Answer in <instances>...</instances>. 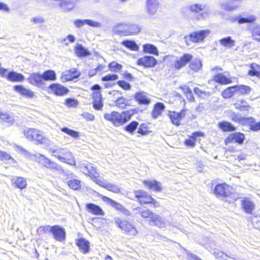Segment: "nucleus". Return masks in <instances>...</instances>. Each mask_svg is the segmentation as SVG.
Returning a JSON list of instances; mask_svg holds the SVG:
<instances>
[{"mask_svg":"<svg viewBox=\"0 0 260 260\" xmlns=\"http://www.w3.org/2000/svg\"><path fill=\"white\" fill-rule=\"evenodd\" d=\"M27 80L29 84L37 87H40L43 85L42 74L38 73L30 74Z\"/></svg>","mask_w":260,"mask_h":260,"instance_id":"f3484780","label":"nucleus"},{"mask_svg":"<svg viewBox=\"0 0 260 260\" xmlns=\"http://www.w3.org/2000/svg\"><path fill=\"white\" fill-rule=\"evenodd\" d=\"M79 76V73L76 69L67 70L62 73L60 79L61 82H65L68 81H71L74 78H76Z\"/></svg>","mask_w":260,"mask_h":260,"instance_id":"4be33fe9","label":"nucleus"},{"mask_svg":"<svg viewBox=\"0 0 260 260\" xmlns=\"http://www.w3.org/2000/svg\"><path fill=\"white\" fill-rule=\"evenodd\" d=\"M157 63V60L151 56H145L137 60V64L144 68H149L154 67Z\"/></svg>","mask_w":260,"mask_h":260,"instance_id":"9d476101","label":"nucleus"},{"mask_svg":"<svg viewBox=\"0 0 260 260\" xmlns=\"http://www.w3.org/2000/svg\"><path fill=\"white\" fill-rule=\"evenodd\" d=\"M210 34V30L209 29H203L199 31H195L190 33L189 35L186 36L184 40L187 45H189V42L193 43L203 42L205 38L208 36Z\"/></svg>","mask_w":260,"mask_h":260,"instance_id":"423d86ee","label":"nucleus"},{"mask_svg":"<svg viewBox=\"0 0 260 260\" xmlns=\"http://www.w3.org/2000/svg\"><path fill=\"white\" fill-rule=\"evenodd\" d=\"M30 22L35 24H40L44 22V19L42 16H37L33 17L30 20Z\"/></svg>","mask_w":260,"mask_h":260,"instance_id":"774afa93","label":"nucleus"},{"mask_svg":"<svg viewBox=\"0 0 260 260\" xmlns=\"http://www.w3.org/2000/svg\"><path fill=\"white\" fill-rule=\"evenodd\" d=\"M186 111V109H183L180 112L169 111L168 115L174 125L179 126L181 124V120L185 117Z\"/></svg>","mask_w":260,"mask_h":260,"instance_id":"1a4fd4ad","label":"nucleus"},{"mask_svg":"<svg viewBox=\"0 0 260 260\" xmlns=\"http://www.w3.org/2000/svg\"><path fill=\"white\" fill-rule=\"evenodd\" d=\"M50 92L57 96H62L68 92V89L59 84H52L49 86Z\"/></svg>","mask_w":260,"mask_h":260,"instance_id":"a211bd4d","label":"nucleus"},{"mask_svg":"<svg viewBox=\"0 0 260 260\" xmlns=\"http://www.w3.org/2000/svg\"><path fill=\"white\" fill-rule=\"evenodd\" d=\"M219 42L224 47L232 48L235 45V41L233 40L230 37L222 38Z\"/></svg>","mask_w":260,"mask_h":260,"instance_id":"a19ab883","label":"nucleus"},{"mask_svg":"<svg viewBox=\"0 0 260 260\" xmlns=\"http://www.w3.org/2000/svg\"><path fill=\"white\" fill-rule=\"evenodd\" d=\"M214 80L222 84H227L232 82L230 78L226 77L222 74H218L215 76Z\"/></svg>","mask_w":260,"mask_h":260,"instance_id":"58836bf2","label":"nucleus"},{"mask_svg":"<svg viewBox=\"0 0 260 260\" xmlns=\"http://www.w3.org/2000/svg\"><path fill=\"white\" fill-rule=\"evenodd\" d=\"M165 106L164 104L161 103H156L154 106L152 112V116L154 118H157L161 114V113L164 110Z\"/></svg>","mask_w":260,"mask_h":260,"instance_id":"72a5a7b5","label":"nucleus"},{"mask_svg":"<svg viewBox=\"0 0 260 260\" xmlns=\"http://www.w3.org/2000/svg\"><path fill=\"white\" fill-rule=\"evenodd\" d=\"M95 183L106 188L108 190L114 193H118L120 191V188L116 184L109 183L105 180H101L100 179H95Z\"/></svg>","mask_w":260,"mask_h":260,"instance_id":"dca6fc26","label":"nucleus"},{"mask_svg":"<svg viewBox=\"0 0 260 260\" xmlns=\"http://www.w3.org/2000/svg\"><path fill=\"white\" fill-rule=\"evenodd\" d=\"M121 44L133 51H137L139 49L138 46L133 41H123L121 42Z\"/></svg>","mask_w":260,"mask_h":260,"instance_id":"49530a36","label":"nucleus"},{"mask_svg":"<svg viewBox=\"0 0 260 260\" xmlns=\"http://www.w3.org/2000/svg\"><path fill=\"white\" fill-rule=\"evenodd\" d=\"M138 126V123L137 121H133L128 125L125 126V130L130 133H133Z\"/></svg>","mask_w":260,"mask_h":260,"instance_id":"bf43d9fd","label":"nucleus"},{"mask_svg":"<svg viewBox=\"0 0 260 260\" xmlns=\"http://www.w3.org/2000/svg\"><path fill=\"white\" fill-rule=\"evenodd\" d=\"M48 169L60 172H63L64 171L63 168L59 165L54 161H51Z\"/></svg>","mask_w":260,"mask_h":260,"instance_id":"0e129e2a","label":"nucleus"},{"mask_svg":"<svg viewBox=\"0 0 260 260\" xmlns=\"http://www.w3.org/2000/svg\"><path fill=\"white\" fill-rule=\"evenodd\" d=\"M135 98L140 104L148 105L150 103L147 94L143 91L137 92L135 96Z\"/></svg>","mask_w":260,"mask_h":260,"instance_id":"c85d7f7f","label":"nucleus"},{"mask_svg":"<svg viewBox=\"0 0 260 260\" xmlns=\"http://www.w3.org/2000/svg\"><path fill=\"white\" fill-rule=\"evenodd\" d=\"M123 233L127 235L129 237L135 236L137 234L136 229H121Z\"/></svg>","mask_w":260,"mask_h":260,"instance_id":"338daca9","label":"nucleus"},{"mask_svg":"<svg viewBox=\"0 0 260 260\" xmlns=\"http://www.w3.org/2000/svg\"><path fill=\"white\" fill-rule=\"evenodd\" d=\"M75 244L78 246L81 252L86 254L89 252L90 243L85 238H79L75 241Z\"/></svg>","mask_w":260,"mask_h":260,"instance_id":"6ab92c4d","label":"nucleus"},{"mask_svg":"<svg viewBox=\"0 0 260 260\" xmlns=\"http://www.w3.org/2000/svg\"><path fill=\"white\" fill-rule=\"evenodd\" d=\"M202 64L201 61L199 59H194L189 64V68L190 70L197 72L202 68Z\"/></svg>","mask_w":260,"mask_h":260,"instance_id":"37998d69","label":"nucleus"},{"mask_svg":"<svg viewBox=\"0 0 260 260\" xmlns=\"http://www.w3.org/2000/svg\"><path fill=\"white\" fill-rule=\"evenodd\" d=\"M143 47L144 52L158 55V50L154 45L150 44H146L143 45Z\"/></svg>","mask_w":260,"mask_h":260,"instance_id":"4c0bfd02","label":"nucleus"},{"mask_svg":"<svg viewBox=\"0 0 260 260\" xmlns=\"http://www.w3.org/2000/svg\"><path fill=\"white\" fill-rule=\"evenodd\" d=\"M39 156H40L39 157V163L41 165H42L44 167H46V168L48 169L52 161H51V160L50 159L46 157L44 155L40 154Z\"/></svg>","mask_w":260,"mask_h":260,"instance_id":"3c124183","label":"nucleus"},{"mask_svg":"<svg viewBox=\"0 0 260 260\" xmlns=\"http://www.w3.org/2000/svg\"><path fill=\"white\" fill-rule=\"evenodd\" d=\"M5 77H6L7 80L12 82H22L24 79L23 75L13 71L9 72L8 74L6 73Z\"/></svg>","mask_w":260,"mask_h":260,"instance_id":"c756f323","label":"nucleus"},{"mask_svg":"<svg viewBox=\"0 0 260 260\" xmlns=\"http://www.w3.org/2000/svg\"><path fill=\"white\" fill-rule=\"evenodd\" d=\"M165 58L169 62V66L179 70L185 66L191 60L192 56L190 54L186 53L180 57L168 55L166 56Z\"/></svg>","mask_w":260,"mask_h":260,"instance_id":"20e7f679","label":"nucleus"},{"mask_svg":"<svg viewBox=\"0 0 260 260\" xmlns=\"http://www.w3.org/2000/svg\"><path fill=\"white\" fill-rule=\"evenodd\" d=\"M0 160L3 161L11 160L13 163H16V161L11 156L6 152L0 150Z\"/></svg>","mask_w":260,"mask_h":260,"instance_id":"5fc2aeb1","label":"nucleus"},{"mask_svg":"<svg viewBox=\"0 0 260 260\" xmlns=\"http://www.w3.org/2000/svg\"><path fill=\"white\" fill-rule=\"evenodd\" d=\"M49 152L59 161L76 166L75 158L71 152L64 148L51 149Z\"/></svg>","mask_w":260,"mask_h":260,"instance_id":"7ed1b4c3","label":"nucleus"},{"mask_svg":"<svg viewBox=\"0 0 260 260\" xmlns=\"http://www.w3.org/2000/svg\"><path fill=\"white\" fill-rule=\"evenodd\" d=\"M68 186L72 189L77 190L81 187V181L76 179H73L67 182Z\"/></svg>","mask_w":260,"mask_h":260,"instance_id":"de8ad7c7","label":"nucleus"},{"mask_svg":"<svg viewBox=\"0 0 260 260\" xmlns=\"http://www.w3.org/2000/svg\"><path fill=\"white\" fill-rule=\"evenodd\" d=\"M235 107L241 111H248L250 108L248 104L244 100H238L234 104Z\"/></svg>","mask_w":260,"mask_h":260,"instance_id":"f704fd0d","label":"nucleus"},{"mask_svg":"<svg viewBox=\"0 0 260 260\" xmlns=\"http://www.w3.org/2000/svg\"><path fill=\"white\" fill-rule=\"evenodd\" d=\"M251 70L248 72V74L251 76H256L258 77L260 75V66L256 63H252L250 65Z\"/></svg>","mask_w":260,"mask_h":260,"instance_id":"79ce46f5","label":"nucleus"},{"mask_svg":"<svg viewBox=\"0 0 260 260\" xmlns=\"http://www.w3.org/2000/svg\"><path fill=\"white\" fill-rule=\"evenodd\" d=\"M1 119L9 124H12L14 122V118L7 113H3L1 116Z\"/></svg>","mask_w":260,"mask_h":260,"instance_id":"052dcab7","label":"nucleus"},{"mask_svg":"<svg viewBox=\"0 0 260 260\" xmlns=\"http://www.w3.org/2000/svg\"><path fill=\"white\" fill-rule=\"evenodd\" d=\"M232 119L233 121L238 122L240 124L246 125L247 121V118L242 117L240 115L234 114L232 116Z\"/></svg>","mask_w":260,"mask_h":260,"instance_id":"4d7b16f0","label":"nucleus"},{"mask_svg":"<svg viewBox=\"0 0 260 260\" xmlns=\"http://www.w3.org/2000/svg\"><path fill=\"white\" fill-rule=\"evenodd\" d=\"M194 92L196 94L203 99H205L206 98L210 96V93L209 92L202 91L198 87H196L194 88Z\"/></svg>","mask_w":260,"mask_h":260,"instance_id":"680f3d73","label":"nucleus"},{"mask_svg":"<svg viewBox=\"0 0 260 260\" xmlns=\"http://www.w3.org/2000/svg\"><path fill=\"white\" fill-rule=\"evenodd\" d=\"M115 103L117 107L121 109H124L128 105L127 101L122 96L118 98L115 101Z\"/></svg>","mask_w":260,"mask_h":260,"instance_id":"8fccbe9b","label":"nucleus"},{"mask_svg":"<svg viewBox=\"0 0 260 260\" xmlns=\"http://www.w3.org/2000/svg\"><path fill=\"white\" fill-rule=\"evenodd\" d=\"M141 208L139 209V212L142 216L144 218H150L151 221L154 222V225L156 226H161L165 224L164 220L159 215H156L149 210H141Z\"/></svg>","mask_w":260,"mask_h":260,"instance_id":"6e6552de","label":"nucleus"},{"mask_svg":"<svg viewBox=\"0 0 260 260\" xmlns=\"http://www.w3.org/2000/svg\"><path fill=\"white\" fill-rule=\"evenodd\" d=\"M61 132L66 133L73 138H77L79 137L78 132L72 130L67 127H62L61 128Z\"/></svg>","mask_w":260,"mask_h":260,"instance_id":"603ef678","label":"nucleus"},{"mask_svg":"<svg viewBox=\"0 0 260 260\" xmlns=\"http://www.w3.org/2000/svg\"><path fill=\"white\" fill-rule=\"evenodd\" d=\"M245 137L244 135L240 133H235L231 134L225 140V143L235 142L239 144H242Z\"/></svg>","mask_w":260,"mask_h":260,"instance_id":"393cba45","label":"nucleus"},{"mask_svg":"<svg viewBox=\"0 0 260 260\" xmlns=\"http://www.w3.org/2000/svg\"><path fill=\"white\" fill-rule=\"evenodd\" d=\"M92 105L96 110H101L103 107V103L100 91H94L92 94Z\"/></svg>","mask_w":260,"mask_h":260,"instance_id":"5701e85b","label":"nucleus"},{"mask_svg":"<svg viewBox=\"0 0 260 260\" xmlns=\"http://www.w3.org/2000/svg\"><path fill=\"white\" fill-rule=\"evenodd\" d=\"M24 137L28 141L34 143L35 145H43L48 146L50 141L44 135L41 130L35 128H26L23 132Z\"/></svg>","mask_w":260,"mask_h":260,"instance_id":"f257e3e1","label":"nucleus"},{"mask_svg":"<svg viewBox=\"0 0 260 260\" xmlns=\"http://www.w3.org/2000/svg\"><path fill=\"white\" fill-rule=\"evenodd\" d=\"M140 31V27L138 24L135 23H127V28L125 32L126 36L133 35Z\"/></svg>","mask_w":260,"mask_h":260,"instance_id":"473e14b6","label":"nucleus"},{"mask_svg":"<svg viewBox=\"0 0 260 260\" xmlns=\"http://www.w3.org/2000/svg\"><path fill=\"white\" fill-rule=\"evenodd\" d=\"M236 91V88L235 86H231L227 88L222 92V95L224 98H230L233 96Z\"/></svg>","mask_w":260,"mask_h":260,"instance_id":"09e8293b","label":"nucleus"},{"mask_svg":"<svg viewBox=\"0 0 260 260\" xmlns=\"http://www.w3.org/2000/svg\"><path fill=\"white\" fill-rule=\"evenodd\" d=\"M252 32L254 39L260 42V26L254 25Z\"/></svg>","mask_w":260,"mask_h":260,"instance_id":"13d9d810","label":"nucleus"},{"mask_svg":"<svg viewBox=\"0 0 260 260\" xmlns=\"http://www.w3.org/2000/svg\"><path fill=\"white\" fill-rule=\"evenodd\" d=\"M246 125H248L250 127V129L254 132L260 130V121L258 122H255V120L252 117L247 118V121Z\"/></svg>","mask_w":260,"mask_h":260,"instance_id":"e433bc0d","label":"nucleus"},{"mask_svg":"<svg viewBox=\"0 0 260 260\" xmlns=\"http://www.w3.org/2000/svg\"><path fill=\"white\" fill-rule=\"evenodd\" d=\"M159 6L158 0H146L145 11L147 14L150 16L155 15Z\"/></svg>","mask_w":260,"mask_h":260,"instance_id":"4468645a","label":"nucleus"},{"mask_svg":"<svg viewBox=\"0 0 260 260\" xmlns=\"http://www.w3.org/2000/svg\"><path fill=\"white\" fill-rule=\"evenodd\" d=\"M76 55L78 57H85L90 55V52L81 44H77L74 48Z\"/></svg>","mask_w":260,"mask_h":260,"instance_id":"2f4dec72","label":"nucleus"},{"mask_svg":"<svg viewBox=\"0 0 260 260\" xmlns=\"http://www.w3.org/2000/svg\"><path fill=\"white\" fill-rule=\"evenodd\" d=\"M218 126L224 132L233 131L235 129L234 126L230 123L226 121L219 122L218 123Z\"/></svg>","mask_w":260,"mask_h":260,"instance_id":"a18cd8bd","label":"nucleus"},{"mask_svg":"<svg viewBox=\"0 0 260 260\" xmlns=\"http://www.w3.org/2000/svg\"><path fill=\"white\" fill-rule=\"evenodd\" d=\"M43 81H54L56 80V74L53 70H47L44 72L42 74Z\"/></svg>","mask_w":260,"mask_h":260,"instance_id":"c9c22d12","label":"nucleus"},{"mask_svg":"<svg viewBox=\"0 0 260 260\" xmlns=\"http://www.w3.org/2000/svg\"><path fill=\"white\" fill-rule=\"evenodd\" d=\"M115 221L119 228H128L131 224L127 220L119 218L115 219Z\"/></svg>","mask_w":260,"mask_h":260,"instance_id":"6e6d98bb","label":"nucleus"},{"mask_svg":"<svg viewBox=\"0 0 260 260\" xmlns=\"http://www.w3.org/2000/svg\"><path fill=\"white\" fill-rule=\"evenodd\" d=\"M256 20V16L253 15H250L247 16L246 17H237L235 20H237L238 23L242 24L246 23H252Z\"/></svg>","mask_w":260,"mask_h":260,"instance_id":"ea45409f","label":"nucleus"},{"mask_svg":"<svg viewBox=\"0 0 260 260\" xmlns=\"http://www.w3.org/2000/svg\"><path fill=\"white\" fill-rule=\"evenodd\" d=\"M242 2L243 0H230L220 3L219 7L221 9L225 11H231L239 7L241 5Z\"/></svg>","mask_w":260,"mask_h":260,"instance_id":"9b49d317","label":"nucleus"},{"mask_svg":"<svg viewBox=\"0 0 260 260\" xmlns=\"http://www.w3.org/2000/svg\"><path fill=\"white\" fill-rule=\"evenodd\" d=\"M236 91H238L242 94H248L250 91V88L249 86L244 85H237L235 86Z\"/></svg>","mask_w":260,"mask_h":260,"instance_id":"864d4df0","label":"nucleus"},{"mask_svg":"<svg viewBox=\"0 0 260 260\" xmlns=\"http://www.w3.org/2000/svg\"><path fill=\"white\" fill-rule=\"evenodd\" d=\"M14 147L16 150L17 151H18L19 153H21L22 155H23L24 156H25L26 158L28 159H32L34 155H32L31 153H30L29 151H28L27 150L23 148L22 147L17 146L16 145H14Z\"/></svg>","mask_w":260,"mask_h":260,"instance_id":"c03bdc74","label":"nucleus"},{"mask_svg":"<svg viewBox=\"0 0 260 260\" xmlns=\"http://www.w3.org/2000/svg\"><path fill=\"white\" fill-rule=\"evenodd\" d=\"M105 120L111 122L115 126H119L126 123L131 119V115L128 112L119 113L113 111L104 114Z\"/></svg>","mask_w":260,"mask_h":260,"instance_id":"f03ea898","label":"nucleus"},{"mask_svg":"<svg viewBox=\"0 0 260 260\" xmlns=\"http://www.w3.org/2000/svg\"><path fill=\"white\" fill-rule=\"evenodd\" d=\"M142 182L147 188L154 191L160 192L162 190L161 183L156 180H143Z\"/></svg>","mask_w":260,"mask_h":260,"instance_id":"412c9836","label":"nucleus"},{"mask_svg":"<svg viewBox=\"0 0 260 260\" xmlns=\"http://www.w3.org/2000/svg\"><path fill=\"white\" fill-rule=\"evenodd\" d=\"M190 12L196 15L198 20H205L211 15L208 6L204 3H192L189 6Z\"/></svg>","mask_w":260,"mask_h":260,"instance_id":"39448f33","label":"nucleus"},{"mask_svg":"<svg viewBox=\"0 0 260 260\" xmlns=\"http://www.w3.org/2000/svg\"><path fill=\"white\" fill-rule=\"evenodd\" d=\"M86 209L89 213L96 215H104L105 213L102 208L94 204L89 203L86 205Z\"/></svg>","mask_w":260,"mask_h":260,"instance_id":"a878e982","label":"nucleus"},{"mask_svg":"<svg viewBox=\"0 0 260 260\" xmlns=\"http://www.w3.org/2000/svg\"><path fill=\"white\" fill-rule=\"evenodd\" d=\"M214 255L218 260H225L227 256L226 254L221 251H214Z\"/></svg>","mask_w":260,"mask_h":260,"instance_id":"69168bd1","label":"nucleus"},{"mask_svg":"<svg viewBox=\"0 0 260 260\" xmlns=\"http://www.w3.org/2000/svg\"><path fill=\"white\" fill-rule=\"evenodd\" d=\"M134 193L135 197L138 199L140 204H148L152 202L151 196L143 190H135Z\"/></svg>","mask_w":260,"mask_h":260,"instance_id":"2eb2a0df","label":"nucleus"},{"mask_svg":"<svg viewBox=\"0 0 260 260\" xmlns=\"http://www.w3.org/2000/svg\"><path fill=\"white\" fill-rule=\"evenodd\" d=\"M50 232L56 240L62 242L66 238V233L64 229H50Z\"/></svg>","mask_w":260,"mask_h":260,"instance_id":"bb28decb","label":"nucleus"},{"mask_svg":"<svg viewBox=\"0 0 260 260\" xmlns=\"http://www.w3.org/2000/svg\"><path fill=\"white\" fill-rule=\"evenodd\" d=\"M231 187L225 183L217 185L214 188V193L217 197H227L230 193Z\"/></svg>","mask_w":260,"mask_h":260,"instance_id":"ddd939ff","label":"nucleus"},{"mask_svg":"<svg viewBox=\"0 0 260 260\" xmlns=\"http://www.w3.org/2000/svg\"><path fill=\"white\" fill-rule=\"evenodd\" d=\"M109 68L111 71L117 72L122 68V66L116 62L113 61L109 64Z\"/></svg>","mask_w":260,"mask_h":260,"instance_id":"e2e57ef3","label":"nucleus"},{"mask_svg":"<svg viewBox=\"0 0 260 260\" xmlns=\"http://www.w3.org/2000/svg\"><path fill=\"white\" fill-rule=\"evenodd\" d=\"M12 185L20 189H24L27 186V182L25 178L21 177H13L11 179Z\"/></svg>","mask_w":260,"mask_h":260,"instance_id":"b1692460","label":"nucleus"},{"mask_svg":"<svg viewBox=\"0 0 260 260\" xmlns=\"http://www.w3.org/2000/svg\"><path fill=\"white\" fill-rule=\"evenodd\" d=\"M14 90L20 94L28 99H33L35 96V93L30 89L25 88L22 85H15L14 86Z\"/></svg>","mask_w":260,"mask_h":260,"instance_id":"aec40b11","label":"nucleus"},{"mask_svg":"<svg viewBox=\"0 0 260 260\" xmlns=\"http://www.w3.org/2000/svg\"><path fill=\"white\" fill-rule=\"evenodd\" d=\"M102 199L104 202H106L109 205L112 207L116 210L122 212V213L126 215L129 214L128 211L118 202H117L116 201H115L110 198L104 196L102 197Z\"/></svg>","mask_w":260,"mask_h":260,"instance_id":"f8f14e48","label":"nucleus"},{"mask_svg":"<svg viewBox=\"0 0 260 260\" xmlns=\"http://www.w3.org/2000/svg\"><path fill=\"white\" fill-rule=\"evenodd\" d=\"M241 205L242 208L247 213H251L254 208V203L248 199L243 200Z\"/></svg>","mask_w":260,"mask_h":260,"instance_id":"7c9ffc66","label":"nucleus"},{"mask_svg":"<svg viewBox=\"0 0 260 260\" xmlns=\"http://www.w3.org/2000/svg\"><path fill=\"white\" fill-rule=\"evenodd\" d=\"M127 22H119L115 24L113 27V31L114 33L121 36H126V29L127 28Z\"/></svg>","mask_w":260,"mask_h":260,"instance_id":"cd10ccee","label":"nucleus"},{"mask_svg":"<svg viewBox=\"0 0 260 260\" xmlns=\"http://www.w3.org/2000/svg\"><path fill=\"white\" fill-rule=\"evenodd\" d=\"M77 168L86 175H88L95 182V179L98 178V174L96 169L93 167L91 164L88 162H82Z\"/></svg>","mask_w":260,"mask_h":260,"instance_id":"0eeeda50","label":"nucleus"}]
</instances>
